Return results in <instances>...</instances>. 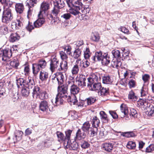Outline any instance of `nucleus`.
<instances>
[{
    "label": "nucleus",
    "mask_w": 154,
    "mask_h": 154,
    "mask_svg": "<svg viewBox=\"0 0 154 154\" xmlns=\"http://www.w3.org/2000/svg\"><path fill=\"white\" fill-rule=\"evenodd\" d=\"M23 134V131H17L15 134L16 139L18 141L20 140L21 139Z\"/></svg>",
    "instance_id": "47"
},
{
    "label": "nucleus",
    "mask_w": 154,
    "mask_h": 154,
    "mask_svg": "<svg viewBox=\"0 0 154 154\" xmlns=\"http://www.w3.org/2000/svg\"><path fill=\"white\" fill-rule=\"evenodd\" d=\"M104 57L101 60L102 63L103 64L107 65L110 62L109 57L108 56L107 53H104V55L103 56Z\"/></svg>",
    "instance_id": "36"
},
{
    "label": "nucleus",
    "mask_w": 154,
    "mask_h": 154,
    "mask_svg": "<svg viewBox=\"0 0 154 154\" xmlns=\"http://www.w3.org/2000/svg\"><path fill=\"white\" fill-rule=\"evenodd\" d=\"M69 87L67 86L66 83L65 85L62 86L61 87L58 88V91L59 93L57 94H60L61 96H63L64 98L67 97V90Z\"/></svg>",
    "instance_id": "6"
},
{
    "label": "nucleus",
    "mask_w": 154,
    "mask_h": 154,
    "mask_svg": "<svg viewBox=\"0 0 154 154\" xmlns=\"http://www.w3.org/2000/svg\"><path fill=\"white\" fill-rule=\"evenodd\" d=\"M108 90V88L101 87V88L98 91V94L102 96H106L109 94Z\"/></svg>",
    "instance_id": "38"
},
{
    "label": "nucleus",
    "mask_w": 154,
    "mask_h": 154,
    "mask_svg": "<svg viewBox=\"0 0 154 154\" xmlns=\"http://www.w3.org/2000/svg\"><path fill=\"white\" fill-rule=\"evenodd\" d=\"M92 125L93 127L97 128L100 123V120L96 116H94L92 121Z\"/></svg>",
    "instance_id": "41"
},
{
    "label": "nucleus",
    "mask_w": 154,
    "mask_h": 154,
    "mask_svg": "<svg viewBox=\"0 0 154 154\" xmlns=\"http://www.w3.org/2000/svg\"><path fill=\"white\" fill-rule=\"evenodd\" d=\"M97 128L93 127L91 128L90 130L88 131V132L90 134L91 136L92 137H94L97 135Z\"/></svg>",
    "instance_id": "45"
},
{
    "label": "nucleus",
    "mask_w": 154,
    "mask_h": 154,
    "mask_svg": "<svg viewBox=\"0 0 154 154\" xmlns=\"http://www.w3.org/2000/svg\"><path fill=\"white\" fill-rule=\"evenodd\" d=\"M86 79L83 75H80L76 79V84L79 87H83L86 86L85 81Z\"/></svg>",
    "instance_id": "12"
},
{
    "label": "nucleus",
    "mask_w": 154,
    "mask_h": 154,
    "mask_svg": "<svg viewBox=\"0 0 154 154\" xmlns=\"http://www.w3.org/2000/svg\"><path fill=\"white\" fill-rule=\"evenodd\" d=\"M90 125L88 121L85 122L82 125L81 129L83 131L88 132L91 128Z\"/></svg>",
    "instance_id": "34"
},
{
    "label": "nucleus",
    "mask_w": 154,
    "mask_h": 154,
    "mask_svg": "<svg viewBox=\"0 0 154 154\" xmlns=\"http://www.w3.org/2000/svg\"><path fill=\"white\" fill-rule=\"evenodd\" d=\"M154 150V145L151 144L146 148V152H150Z\"/></svg>",
    "instance_id": "63"
},
{
    "label": "nucleus",
    "mask_w": 154,
    "mask_h": 154,
    "mask_svg": "<svg viewBox=\"0 0 154 154\" xmlns=\"http://www.w3.org/2000/svg\"><path fill=\"white\" fill-rule=\"evenodd\" d=\"M85 132L80 129H78L76 133V139L79 140L84 139L86 136Z\"/></svg>",
    "instance_id": "22"
},
{
    "label": "nucleus",
    "mask_w": 154,
    "mask_h": 154,
    "mask_svg": "<svg viewBox=\"0 0 154 154\" xmlns=\"http://www.w3.org/2000/svg\"><path fill=\"white\" fill-rule=\"evenodd\" d=\"M81 146L82 148L86 149L90 146V144L84 140L82 142Z\"/></svg>",
    "instance_id": "60"
},
{
    "label": "nucleus",
    "mask_w": 154,
    "mask_h": 154,
    "mask_svg": "<svg viewBox=\"0 0 154 154\" xmlns=\"http://www.w3.org/2000/svg\"><path fill=\"white\" fill-rule=\"evenodd\" d=\"M53 2L54 7L57 8L61 9L64 6L65 3L63 0H56Z\"/></svg>",
    "instance_id": "24"
},
{
    "label": "nucleus",
    "mask_w": 154,
    "mask_h": 154,
    "mask_svg": "<svg viewBox=\"0 0 154 154\" xmlns=\"http://www.w3.org/2000/svg\"><path fill=\"white\" fill-rule=\"evenodd\" d=\"M69 11L70 13L74 15V16L79 15L81 14L80 11L81 8L77 6H73L70 7Z\"/></svg>",
    "instance_id": "14"
},
{
    "label": "nucleus",
    "mask_w": 154,
    "mask_h": 154,
    "mask_svg": "<svg viewBox=\"0 0 154 154\" xmlns=\"http://www.w3.org/2000/svg\"><path fill=\"white\" fill-rule=\"evenodd\" d=\"M111 65L113 68L118 69L122 65V63L119 61L114 60L111 61Z\"/></svg>",
    "instance_id": "44"
},
{
    "label": "nucleus",
    "mask_w": 154,
    "mask_h": 154,
    "mask_svg": "<svg viewBox=\"0 0 154 154\" xmlns=\"http://www.w3.org/2000/svg\"><path fill=\"white\" fill-rule=\"evenodd\" d=\"M136 79L134 76H131L130 78V80L128 84L130 88H134L136 86Z\"/></svg>",
    "instance_id": "31"
},
{
    "label": "nucleus",
    "mask_w": 154,
    "mask_h": 154,
    "mask_svg": "<svg viewBox=\"0 0 154 154\" xmlns=\"http://www.w3.org/2000/svg\"><path fill=\"white\" fill-rule=\"evenodd\" d=\"M104 55V53H103L101 51H97L94 56L93 60L94 61H96V59L98 61L102 60L104 58L103 57Z\"/></svg>",
    "instance_id": "28"
},
{
    "label": "nucleus",
    "mask_w": 154,
    "mask_h": 154,
    "mask_svg": "<svg viewBox=\"0 0 154 154\" xmlns=\"http://www.w3.org/2000/svg\"><path fill=\"white\" fill-rule=\"evenodd\" d=\"M59 65V60L56 58H53L50 62V69L52 72H54L57 69Z\"/></svg>",
    "instance_id": "7"
},
{
    "label": "nucleus",
    "mask_w": 154,
    "mask_h": 154,
    "mask_svg": "<svg viewBox=\"0 0 154 154\" xmlns=\"http://www.w3.org/2000/svg\"><path fill=\"white\" fill-rule=\"evenodd\" d=\"M90 57V52L89 49L86 48L84 52V57L85 59H88Z\"/></svg>",
    "instance_id": "61"
},
{
    "label": "nucleus",
    "mask_w": 154,
    "mask_h": 154,
    "mask_svg": "<svg viewBox=\"0 0 154 154\" xmlns=\"http://www.w3.org/2000/svg\"><path fill=\"white\" fill-rule=\"evenodd\" d=\"M17 85L18 88H20L21 86L22 87L24 86L25 81V80L21 78H19L16 80Z\"/></svg>",
    "instance_id": "42"
},
{
    "label": "nucleus",
    "mask_w": 154,
    "mask_h": 154,
    "mask_svg": "<svg viewBox=\"0 0 154 154\" xmlns=\"http://www.w3.org/2000/svg\"><path fill=\"white\" fill-rule=\"evenodd\" d=\"M74 78L71 77L66 81V84L70 88L71 93L72 95H75L78 94L79 91V88L74 85Z\"/></svg>",
    "instance_id": "2"
},
{
    "label": "nucleus",
    "mask_w": 154,
    "mask_h": 154,
    "mask_svg": "<svg viewBox=\"0 0 154 154\" xmlns=\"http://www.w3.org/2000/svg\"><path fill=\"white\" fill-rule=\"evenodd\" d=\"M122 135L127 137H132L134 136V133L132 132H125L122 133Z\"/></svg>",
    "instance_id": "57"
},
{
    "label": "nucleus",
    "mask_w": 154,
    "mask_h": 154,
    "mask_svg": "<svg viewBox=\"0 0 154 154\" xmlns=\"http://www.w3.org/2000/svg\"><path fill=\"white\" fill-rule=\"evenodd\" d=\"M101 119L104 123H107L109 120L107 114L103 111H101L100 112Z\"/></svg>",
    "instance_id": "30"
},
{
    "label": "nucleus",
    "mask_w": 154,
    "mask_h": 154,
    "mask_svg": "<svg viewBox=\"0 0 154 154\" xmlns=\"http://www.w3.org/2000/svg\"><path fill=\"white\" fill-rule=\"evenodd\" d=\"M39 109L42 111L47 112L49 109L48 102L45 100L41 101L39 104Z\"/></svg>",
    "instance_id": "15"
},
{
    "label": "nucleus",
    "mask_w": 154,
    "mask_h": 154,
    "mask_svg": "<svg viewBox=\"0 0 154 154\" xmlns=\"http://www.w3.org/2000/svg\"><path fill=\"white\" fill-rule=\"evenodd\" d=\"M120 110L122 114H124V115H122V116H121L122 118L123 117H125V119L126 120H128L131 119L133 117L130 114H128V107L126 105L124 104H122L120 106Z\"/></svg>",
    "instance_id": "4"
},
{
    "label": "nucleus",
    "mask_w": 154,
    "mask_h": 154,
    "mask_svg": "<svg viewBox=\"0 0 154 154\" xmlns=\"http://www.w3.org/2000/svg\"><path fill=\"white\" fill-rule=\"evenodd\" d=\"M136 147V144L134 142L131 141H129L127 144V147L130 149H134Z\"/></svg>",
    "instance_id": "48"
},
{
    "label": "nucleus",
    "mask_w": 154,
    "mask_h": 154,
    "mask_svg": "<svg viewBox=\"0 0 154 154\" xmlns=\"http://www.w3.org/2000/svg\"><path fill=\"white\" fill-rule=\"evenodd\" d=\"M67 98L68 101L71 105L77 104L78 100L75 95H71V96H67Z\"/></svg>",
    "instance_id": "21"
},
{
    "label": "nucleus",
    "mask_w": 154,
    "mask_h": 154,
    "mask_svg": "<svg viewBox=\"0 0 154 154\" xmlns=\"http://www.w3.org/2000/svg\"><path fill=\"white\" fill-rule=\"evenodd\" d=\"M148 103L146 100L144 101L143 100L140 99L137 102V105L142 108L146 109L148 106Z\"/></svg>",
    "instance_id": "35"
},
{
    "label": "nucleus",
    "mask_w": 154,
    "mask_h": 154,
    "mask_svg": "<svg viewBox=\"0 0 154 154\" xmlns=\"http://www.w3.org/2000/svg\"><path fill=\"white\" fill-rule=\"evenodd\" d=\"M76 60L75 65L73 66L71 68V72L73 75L77 74L79 71V67L80 66Z\"/></svg>",
    "instance_id": "25"
},
{
    "label": "nucleus",
    "mask_w": 154,
    "mask_h": 154,
    "mask_svg": "<svg viewBox=\"0 0 154 154\" xmlns=\"http://www.w3.org/2000/svg\"><path fill=\"white\" fill-rule=\"evenodd\" d=\"M103 82L104 84H110L112 82V78L109 75H105L103 77Z\"/></svg>",
    "instance_id": "32"
},
{
    "label": "nucleus",
    "mask_w": 154,
    "mask_h": 154,
    "mask_svg": "<svg viewBox=\"0 0 154 154\" xmlns=\"http://www.w3.org/2000/svg\"><path fill=\"white\" fill-rule=\"evenodd\" d=\"M48 97V94L45 91L40 92L38 98L41 99H47Z\"/></svg>",
    "instance_id": "52"
},
{
    "label": "nucleus",
    "mask_w": 154,
    "mask_h": 154,
    "mask_svg": "<svg viewBox=\"0 0 154 154\" xmlns=\"http://www.w3.org/2000/svg\"><path fill=\"white\" fill-rule=\"evenodd\" d=\"M47 65L45 60L41 59L38 60V63H33L32 65L33 73L34 74H37L41 69L45 68Z\"/></svg>",
    "instance_id": "1"
},
{
    "label": "nucleus",
    "mask_w": 154,
    "mask_h": 154,
    "mask_svg": "<svg viewBox=\"0 0 154 154\" xmlns=\"http://www.w3.org/2000/svg\"><path fill=\"white\" fill-rule=\"evenodd\" d=\"M72 132V131L69 130L65 131L66 134V140H67L68 141L70 140V136Z\"/></svg>",
    "instance_id": "62"
},
{
    "label": "nucleus",
    "mask_w": 154,
    "mask_h": 154,
    "mask_svg": "<svg viewBox=\"0 0 154 154\" xmlns=\"http://www.w3.org/2000/svg\"><path fill=\"white\" fill-rule=\"evenodd\" d=\"M81 51L79 49H77L74 51L73 57L75 58L79 59V58L81 55Z\"/></svg>",
    "instance_id": "50"
},
{
    "label": "nucleus",
    "mask_w": 154,
    "mask_h": 154,
    "mask_svg": "<svg viewBox=\"0 0 154 154\" xmlns=\"http://www.w3.org/2000/svg\"><path fill=\"white\" fill-rule=\"evenodd\" d=\"M13 18L11 10L9 8H5L2 17L3 22L6 23H9Z\"/></svg>",
    "instance_id": "3"
},
{
    "label": "nucleus",
    "mask_w": 154,
    "mask_h": 154,
    "mask_svg": "<svg viewBox=\"0 0 154 154\" xmlns=\"http://www.w3.org/2000/svg\"><path fill=\"white\" fill-rule=\"evenodd\" d=\"M63 49L64 50V51H66L69 55L71 54L72 48L70 46L67 45L64 46L63 47Z\"/></svg>",
    "instance_id": "59"
},
{
    "label": "nucleus",
    "mask_w": 154,
    "mask_h": 154,
    "mask_svg": "<svg viewBox=\"0 0 154 154\" xmlns=\"http://www.w3.org/2000/svg\"><path fill=\"white\" fill-rule=\"evenodd\" d=\"M10 64L12 67L17 68L19 65L18 61L17 60L14 59L10 62Z\"/></svg>",
    "instance_id": "56"
},
{
    "label": "nucleus",
    "mask_w": 154,
    "mask_h": 154,
    "mask_svg": "<svg viewBox=\"0 0 154 154\" xmlns=\"http://www.w3.org/2000/svg\"><path fill=\"white\" fill-rule=\"evenodd\" d=\"M148 88L146 86H143L142 87L140 91L141 97H146L148 95Z\"/></svg>",
    "instance_id": "40"
},
{
    "label": "nucleus",
    "mask_w": 154,
    "mask_h": 154,
    "mask_svg": "<svg viewBox=\"0 0 154 154\" xmlns=\"http://www.w3.org/2000/svg\"><path fill=\"white\" fill-rule=\"evenodd\" d=\"M90 89L94 91H99L101 88V84L99 82L88 85Z\"/></svg>",
    "instance_id": "17"
},
{
    "label": "nucleus",
    "mask_w": 154,
    "mask_h": 154,
    "mask_svg": "<svg viewBox=\"0 0 154 154\" xmlns=\"http://www.w3.org/2000/svg\"><path fill=\"white\" fill-rule=\"evenodd\" d=\"M57 134L59 141H64L66 140V138L64 137L63 134L61 132L57 131Z\"/></svg>",
    "instance_id": "53"
},
{
    "label": "nucleus",
    "mask_w": 154,
    "mask_h": 154,
    "mask_svg": "<svg viewBox=\"0 0 154 154\" xmlns=\"http://www.w3.org/2000/svg\"><path fill=\"white\" fill-rule=\"evenodd\" d=\"M96 100V99L95 97H90L85 100V102L87 103L88 105H90L94 103Z\"/></svg>",
    "instance_id": "51"
},
{
    "label": "nucleus",
    "mask_w": 154,
    "mask_h": 154,
    "mask_svg": "<svg viewBox=\"0 0 154 154\" xmlns=\"http://www.w3.org/2000/svg\"><path fill=\"white\" fill-rule=\"evenodd\" d=\"M45 16L39 14H38V18L34 22L33 24L35 27L36 28L39 27L41 26L45 23V19L44 17Z\"/></svg>",
    "instance_id": "5"
},
{
    "label": "nucleus",
    "mask_w": 154,
    "mask_h": 154,
    "mask_svg": "<svg viewBox=\"0 0 154 154\" xmlns=\"http://www.w3.org/2000/svg\"><path fill=\"white\" fill-rule=\"evenodd\" d=\"M91 39L93 41L98 42L100 39V37L98 33L97 32H93L91 35Z\"/></svg>",
    "instance_id": "43"
},
{
    "label": "nucleus",
    "mask_w": 154,
    "mask_h": 154,
    "mask_svg": "<svg viewBox=\"0 0 154 154\" xmlns=\"http://www.w3.org/2000/svg\"><path fill=\"white\" fill-rule=\"evenodd\" d=\"M55 75L56 76V80L58 84L60 85L62 84L64 81V76L63 73L61 72H57L55 74Z\"/></svg>",
    "instance_id": "19"
},
{
    "label": "nucleus",
    "mask_w": 154,
    "mask_h": 154,
    "mask_svg": "<svg viewBox=\"0 0 154 154\" xmlns=\"http://www.w3.org/2000/svg\"><path fill=\"white\" fill-rule=\"evenodd\" d=\"M68 60H62L61 63L60 64V68H59L58 70L60 71L63 70L66 71L68 69V66L67 65Z\"/></svg>",
    "instance_id": "26"
},
{
    "label": "nucleus",
    "mask_w": 154,
    "mask_h": 154,
    "mask_svg": "<svg viewBox=\"0 0 154 154\" xmlns=\"http://www.w3.org/2000/svg\"><path fill=\"white\" fill-rule=\"evenodd\" d=\"M20 38V36L16 33L11 34L9 37V41L10 42H14L18 41Z\"/></svg>",
    "instance_id": "20"
},
{
    "label": "nucleus",
    "mask_w": 154,
    "mask_h": 154,
    "mask_svg": "<svg viewBox=\"0 0 154 154\" xmlns=\"http://www.w3.org/2000/svg\"><path fill=\"white\" fill-rule=\"evenodd\" d=\"M128 97L129 99L133 101H135L137 100V97L133 91H131L129 92Z\"/></svg>",
    "instance_id": "39"
},
{
    "label": "nucleus",
    "mask_w": 154,
    "mask_h": 154,
    "mask_svg": "<svg viewBox=\"0 0 154 154\" xmlns=\"http://www.w3.org/2000/svg\"><path fill=\"white\" fill-rule=\"evenodd\" d=\"M60 57L63 60H68V57L64 51H61L60 52Z\"/></svg>",
    "instance_id": "55"
},
{
    "label": "nucleus",
    "mask_w": 154,
    "mask_h": 154,
    "mask_svg": "<svg viewBox=\"0 0 154 154\" xmlns=\"http://www.w3.org/2000/svg\"><path fill=\"white\" fill-rule=\"evenodd\" d=\"M50 5L47 2H44L41 5L40 11L39 14L45 15V12L49 8Z\"/></svg>",
    "instance_id": "13"
},
{
    "label": "nucleus",
    "mask_w": 154,
    "mask_h": 154,
    "mask_svg": "<svg viewBox=\"0 0 154 154\" xmlns=\"http://www.w3.org/2000/svg\"><path fill=\"white\" fill-rule=\"evenodd\" d=\"M37 2V0H29V1L27 0L26 1V5H28L29 8V10L28 11V17L30 16L31 14V11L30 9V7H31V6H33L34 4H36Z\"/></svg>",
    "instance_id": "27"
},
{
    "label": "nucleus",
    "mask_w": 154,
    "mask_h": 154,
    "mask_svg": "<svg viewBox=\"0 0 154 154\" xmlns=\"http://www.w3.org/2000/svg\"><path fill=\"white\" fill-rule=\"evenodd\" d=\"M12 53L10 51V49L6 48L3 50V57L2 60L5 61H8L9 60L11 57Z\"/></svg>",
    "instance_id": "11"
},
{
    "label": "nucleus",
    "mask_w": 154,
    "mask_h": 154,
    "mask_svg": "<svg viewBox=\"0 0 154 154\" xmlns=\"http://www.w3.org/2000/svg\"><path fill=\"white\" fill-rule=\"evenodd\" d=\"M15 9L17 12L19 14L22 13L24 9L23 5L22 3H17L15 5Z\"/></svg>",
    "instance_id": "33"
},
{
    "label": "nucleus",
    "mask_w": 154,
    "mask_h": 154,
    "mask_svg": "<svg viewBox=\"0 0 154 154\" xmlns=\"http://www.w3.org/2000/svg\"><path fill=\"white\" fill-rule=\"evenodd\" d=\"M40 88L38 87H34L32 93L33 97L38 98L39 95L41 91H40Z\"/></svg>",
    "instance_id": "37"
},
{
    "label": "nucleus",
    "mask_w": 154,
    "mask_h": 154,
    "mask_svg": "<svg viewBox=\"0 0 154 154\" xmlns=\"http://www.w3.org/2000/svg\"><path fill=\"white\" fill-rule=\"evenodd\" d=\"M112 53L113 57L117 58L120 57V52L119 50L115 49L112 51Z\"/></svg>",
    "instance_id": "49"
},
{
    "label": "nucleus",
    "mask_w": 154,
    "mask_h": 154,
    "mask_svg": "<svg viewBox=\"0 0 154 154\" xmlns=\"http://www.w3.org/2000/svg\"><path fill=\"white\" fill-rule=\"evenodd\" d=\"M64 97L61 96L60 94H57L56 97L53 99L51 102L55 106H57L63 104Z\"/></svg>",
    "instance_id": "8"
},
{
    "label": "nucleus",
    "mask_w": 154,
    "mask_h": 154,
    "mask_svg": "<svg viewBox=\"0 0 154 154\" xmlns=\"http://www.w3.org/2000/svg\"><path fill=\"white\" fill-rule=\"evenodd\" d=\"M48 76V72L44 70H42L40 72L39 78L42 81L46 80Z\"/></svg>",
    "instance_id": "29"
},
{
    "label": "nucleus",
    "mask_w": 154,
    "mask_h": 154,
    "mask_svg": "<svg viewBox=\"0 0 154 154\" xmlns=\"http://www.w3.org/2000/svg\"><path fill=\"white\" fill-rule=\"evenodd\" d=\"M30 90L27 88H23L21 91V93L23 96L27 97L29 93Z\"/></svg>",
    "instance_id": "46"
},
{
    "label": "nucleus",
    "mask_w": 154,
    "mask_h": 154,
    "mask_svg": "<svg viewBox=\"0 0 154 154\" xmlns=\"http://www.w3.org/2000/svg\"><path fill=\"white\" fill-rule=\"evenodd\" d=\"M76 60L78 63V65L80 67H82L84 68H86L88 67L90 65V63L87 60H82L80 58Z\"/></svg>",
    "instance_id": "18"
},
{
    "label": "nucleus",
    "mask_w": 154,
    "mask_h": 154,
    "mask_svg": "<svg viewBox=\"0 0 154 154\" xmlns=\"http://www.w3.org/2000/svg\"><path fill=\"white\" fill-rule=\"evenodd\" d=\"M109 113L114 119H116L118 118V116L117 113L113 111H109Z\"/></svg>",
    "instance_id": "64"
},
{
    "label": "nucleus",
    "mask_w": 154,
    "mask_h": 154,
    "mask_svg": "<svg viewBox=\"0 0 154 154\" xmlns=\"http://www.w3.org/2000/svg\"><path fill=\"white\" fill-rule=\"evenodd\" d=\"M131 112L130 114L134 118H137V114L136 110L133 108H131L130 109Z\"/></svg>",
    "instance_id": "58"
},
{
    "label": "nucleus",
    "mask_w": 154,
    "mask_h": 154,
    "mask_svg": "<svg viewBox=\"0 0 154 154\" xmlns=\"http://www.w3.org/2000/svg\"><path fill=\"white\" fill-rule=\"evenodd\" d=\"M64 145L66 149H69L70 150H75L78 147V145L76 142L73 141L72 142L71 140H69L67 141L66 144L64 143Z\"/></svg>",
    "instance_id": "10"
},
{
    "label": "nucleus",
    "mask_w": 154,
    "mask_h": 154,
    "mask_svg": "<svg viewBox=\"0 0 154 154\" xmlns=\"http://www.w3.org/2000/svg\"><path fill=\"white\" fill-rule=\"evenodd\" d=\"M88 80L89 82L88 85H90L93 84L94 83L99 82L100 80V78L97 74L92 73L90 75V77L88 78Z\"/></svg>",
    "instance_id": "9"
},
{
    "label": "nucleus",
    "mask_w": 154,
    "mask_h": 154,
    "mask_svg": "<svg viewBox=\"0 0 154 154\" xmlns=\"http://www.w3.org/2000/svg\"><path fill=\"white\" fill-rule=\"evenodd\" d=\"M113 145L111 143H105L102 145L103 149L108 152L112 151L113 148Z\"/></svg>",
    "instance_id": "23"
},
{
    "label": "nucleus",
    "mask_w": 154,
    "mask_h": 154,
    "mask_svg": "<svg viewBox=\"0 0 154 154\" xmlns=\"http://www.w3.org/2000/svg\"><path fill=\"white\" fill-rule=\"evenodd\" d=\"M25 87L29 89H31L34 87V82L31 77H28L25 81Z\"/></svg>",
    "instance_id": "16"
},
{
    "label": "nucleus",
    "mask_w": 154,
    "mask_h": 154,
    "mask_svg": "<svg viewBox=\"0 0 154 154\" xmlns=\"http://www.w3.org/2000/svg\"><path fill=\"white\" fill-rule=\"evenodd\" d=\"M148 114L149 116H151L154 113V107L152 105H149V107L147 109Z\"/></svg>",
    "instance_id": "54"
}]
</instances>
